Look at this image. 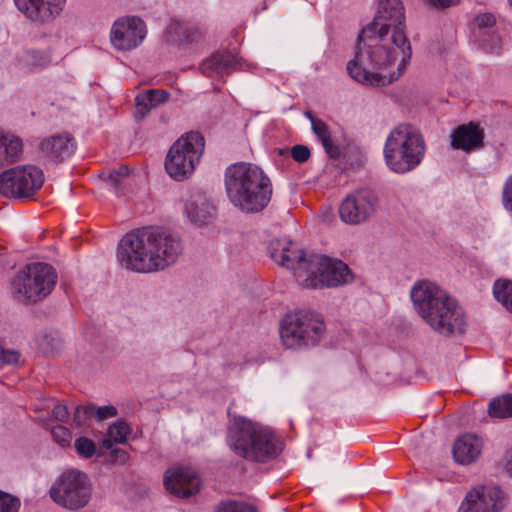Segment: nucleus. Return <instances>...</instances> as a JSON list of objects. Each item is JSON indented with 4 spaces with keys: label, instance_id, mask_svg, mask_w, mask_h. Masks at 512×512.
I'll return each instance as SVG.
<instances>
[{
    "label": "nucleus",
    "instance_id": "nucleus-1",
    "mask_svg": "<svg viewBox=\"0 0 512 512\" xmlns=\"http://www.w3.org/2000/svg\"><path fill=\"white\" fill-rule=\"evenodd\" d=\"M400 0H381L377 15L358 37L357 51L347 64L358 83L382 87L397 80L410 61L412 50L405 33Z\"/></svg>",
    "mask_w": 512,
    "mask_h": 512
},
{
    "label": "nucleus",
    "instance_id": "nucleus-2",
    "mask_svg": "<svg viewBox=\"0 0 512 512\" xmlns=\"http://www.w3.org/2000/svg\"><path fill=\"white\" fill-rule=\"evenodd\" d=\"M182 251V241L176 233L161 227H144L122 239L118 258L129 270L149 273L175 263Z\"/></svg>",
    "mask_w": 512,
    "mask_h": 512
},
{
    "label": "nucleus",
    "instance_id": "nucleus-3",
    "mask_svg": "<svg viewBox=\"0 0 512 512\" xmlns=\"http://www.w3.org/2000/svg\"><path fill=\"white\" fill-rule=\"evenodd\" d=\"M411 300L419 316L435 332L444 336L464 332L463 309L435 283L427 280L415 283L411 289Z\"/></svg>",
    "mask_w": 512,
    "mask_h": 512
},
{
    "label": "nucleus",
    "instance_id": "nucleus-4",
    "mask_svg": "<svg viewBox=\"0 0 512 512\" xmlns=\"http://www.w3.org/2000/svg\"><path fill=\"white\" fill-rule=\"evenodd\" d=\"M225 188L229 200L246 213L262 211L270 202L272 184L257 165L239 162L225 172Z\"/></svg>",
    "mask_w": 512,
    "mask_h": 512
},
{
    "label": "nucleus",
    "instance_id": "nucleus-5",
    "mask_svg": "<svg viewBox=\"0 0 512 512\" xmlns=\"http://www.w3.org/2000/svg\"><path fill=\"white\" fill-rule=\"evenodd\" d=\"M227 442L236 455L255 462H266L281 451V443L272 432L240 416L231 419Z\"/></svg>",
    "mask_w": 512,
    "mask_h": 512
},
{
    "label": "nucleus",
    "instance_id": "nucleus-6",
    "mask_svg": "<svg viewBox=\"0 0 512 512\" xmlns=\"http://www.w3.org/2000/svg\"><path fill=\"white\" fill-rule=\"evenodd\" d=\"M425 150L421 133L412 125L401 123L387 136L383 153L391 171L405 174L421 163Z\"/></svg>",
    "mask_w": 512,
    "mask_h": 512
},
{
    "label": "nucleus",
    "instance_id": "nucleus-7",
    "mask_svg": "<svg viewBox=\"0 0 512 512\" xmlns=\"http://www.w3.org/2000/svg\"><path fill=\"white\" fill-rule=\"evenodd\" d=\"M57 274L52 266L34 262L19 271L11 282V294L20 303H35L54 289Z\"/></svg>",
    "mask_w": 512,
    "mask_h": 512
},
{
    "label": "nucleus",
    "instance_id": "nucleus-8",
    "mask_svg": "<svg viewBox=\"0 0 512 512\" xmlns=\"http://www.w3.org/2000/svg\"><path fill=\"white\" fill-rule=\"evenodd\" d=\"M325 332L326 325L322 316L312 311L287 314L280 325L281 341L289 349L316 346Z\"/></svg>",
    "mask_w": 512,
    "mask_h": 512
},
{
    "label": "nucleus",
    "instance_id": "nucleus-9",
    "mask_svg": "<svg viewBox=\"0 0 512 512\" xmlns=\"http://www.w3.org/2000/svg\"><path fill=\"white\" fill-rule=\"evenodd\" d=\"M204 137L199 132H190L176 140L165 160L169 176L177 181L188 178L195 170L203 154Z\"/></svg>",
    "mask_w": 512,
    "mask_h": 512
},
{
    "label": "nucleus",
    "instance_id": "nucleus-10",
    "mask_svg": "<svg viewBox=\"0 0 512 512\" xmlns=\"http://www.w3.org/2000/svg\"><path fill=\"white\" fill-rule=\"evenodd\" d=\"M54 503L69 511H78L88 505L92 485L87 475L79 470L63 472L49 490Z\"/></svg>",
    "mask_w": 512,
    "mask_h": 512
},
{
    "label": "nucleus",
    "instance_id": "nucleus-11",
    "mask_svg": "<svg viewBox=\"0 0 512 512\" xmlns=\"http://www.w3.org/2000/svg\"><path fill=\"white\" fill-rule=\"evenodd\" d=\"M350 280L351 273L344 262L319 254H310L307 274L299 273V283L311 289L335 287Z\"/></svg>",
    "mask_w": 512,
    "mask_h": 512
},
{
    "label": "nucleus",
    "instance_id": "nucleus-12",
    "mask_svg": "<svg viewBox=\"0 0 512 512\" xmlns=\"http://www.w3.org/2000/svg\"><path fill=\"white\" fill-rule=\"evenodd\" d=\"M44 183V174L34 165H22L0 174V194L12 198H28Z\"/></svg>",
    "mask_w": 512,
    "mask_h": 512
},
{
    "label": "nucleus",
    "instance_id": "nucleus-13",
    "mask_svg": "<svg viewBox=\"0 0 512 512\" xmlns=\"http://www.w3.org/2000/svg\"><path fill=\"white\" fill-rule=\"evenodd\" d=\"M379 208V198L370 189H360L349 194L341 203L339 215L343 222L357 225L375 215Z\"/></svg>",
    "mask_w": 512,
    "mask_h": 512
},
{
    "label": "nucleus",
    "instance_id": "nucleus-14",
    "mask_svg": "<svg viewBox=\"0 0 512 512\" xmlns=\"http://www.w3.org/2000/svg\"><path fill=\"white\" fill-rule=\"evenodd\" d=\"M146 37V25L136 16L118 18L110 30V41L118 51H131L137 48Z\"/></svg>",
    "mask_w": 512,
    "mask_h": 512
},
{
    "label": "nucleus",
    "instance_id": "nucleus-15",
    "mask_svg": "<svg viewBox=\"0 0 512 512\" xmlns=\"http://www.w3.org/2000/svg\"><path fill=\"white\" fill-rule=\"evenodd\" d=\"M269 252L276 263L294 270L298 281L299 273L309 272L310 255L306 256L296 243L288 239H274L270 242Z\"/></svg>",
    "mask_w": 512,
    "mask_h": 512
},
{
    "label": "nucleus",
    "instance_id": "nucleus-16",
    "mask_svg": "<svg viewBox=\"0 0 512 512\" xmlns=\"http://www.w3.org/2000/svg\"><path fill=\"white\" fill-rule=\"evenodd\" d=\"M505 505V495L500 488L479 486L467 493L460 509L463 512H500Z\"/></svg>",
    "mask_w": 512,
    "mask_h": 512
},
{
    "label": "nucleus",
    "instance_id": "nucleus-17",
    "mask_svg": "<svg viewBox=\"0 0 512 512\" xmlns=\"http://www.w3.org/2000/svg\"><path fill=\"white\" fill-rule=\"evenodd\" d=\"M66 0H14L17 9L32 22H52L63 10Z\"/></svg>",
    "mask_w": 512,
    "mask_h": 512
},
{
    "label": "nucleus",
    "instance_id": "nucleus-18",
    "mask_svg": "<svg viewBox=\"0 0 512 512\" xmlns=\"http://www.w3.org/2000/svg\"><path fill=\"white\" fill-rule=\"evenodd\" d=\"M164 486L171 494L188 498L199 491L200 480L193 470L178 467L165 472Z\"/></svg>",
    "mask_w": 512,
    "mask_h": 512
},
{
    "label": "nucleus",
    "instance_id": "nucleus-19",
    "mask_svg": "<svg viewBox=\"0 0 512 512\" xmlns=\"http://www.w3.org/2000/svg\"><path fill=\"white\" fill-rule=\"evenodd\" d=\"M451 146L466 153L479 150L484 146V130L475 122L459 125L451 134Z\"/></svg>",
    "mask_w": 512,
    "mask_h": 512
},
{
    "label": "nucleus",
    "instance_id": "nucleus-20",
    "mask_svg": "<svg viewBox=\"0 0 512 512\" xmlns=\"http://www.w3.org/2000/svg\"><path fill=\"white\" fill-rule=\"evenodd\" d=\"M483 441L475 434L466 433L458 437L453 445V457L462 465L475 462L482 451Z\"/></svg>",
    "mask_w": 512,
    "mask_h": 512
},
{
    "label": "nucleus",
    "instance_id": "nucleus-21",
    "mask_svg": "<svg viewBox=\"0 0 512 512\" xmlns=\"http://www.w3.org/2000/svg\"><path fill=\"white\" fill-rule=\"evenodd\" d=\"M39 147L47 158L63 161L73 154L75 144L69 134H58L42 140Z\"/></svg>",
    "mask_w": 512,
    "mask_h": 512
},
{
    "label": "nucleus",
    "instance_id": "nucleus-22",
    "mask_svg": "<svg viewBox=\"0 0 512 512\" xmlns=\"http://www.w3.org/2000/svg\"><path fill=\"white\" fill-rule=\"evenodd\" d=\"M239 64V58L232 53H216L205 60L200 69L204 75L209 77L222 76L229 69L236 68Z\"/></svg>",
    "mask_w": 512,
    "mask_h": 512
},
{
    "label": "nucleus",
    "instance_id": "nucleus-23",
    "mask_svg": "<svg viewBox=\"0 0 512 512\" xmlns=\"http://www.w3.org/2000/svg\"><path fill=\"white\" fill-rule=\"evenodd\" d=\"M167 35L175 42H197L203 36L202 28L194 23L172 20L166 29Z\"/></svg>",
    "mask_w": 512,
    "mask_h": 512
},
{
    "label": "nucleus",
    "instance_id": "nucleus-24",
    "mask_svg": "<svg viewBox=\"0 0 512 512\" xmlns=\"http://www.w3.org/2000/svg\"><path fill=\"white\" fill-rule=\"evenodd\" d=\"M23 152L22 140L9 133H0V167L18 161Z\"/></svg>",
    "mask_w": 512,
    "mask_h": 512
},
{
    "label": "nucleus",
    "instance_id": "nucleus-25",
    "mask_svg": "<svg viewBox=\"0 0 512 512\" xmlns=\"http://www.w3.org/2000/svg\"><path fill=\"white\" fill-rule=\"evenodd\" d=\"M213 205L201 195L195 196L185 204L187 217L196 224L206 223L213 215Z\"/></svg>",
    "mask_w": 512,
    "mask_h": 512
},
{
    "label": "nucleus",
    "instance_id": "nucleus-26",
    "mask_svg": "<svg viewBox=\"0 0 512 512\" xmlns=\"http://www.w3.org/2000/svg\"><path fill=\"white\" fill-rule=\"evenodd\" d=\"M312 130L317 138L321 141L327 154L333 158L338 157L340 150L332 140L328 125L322 120H313Z\"/></svg>",
    "mask_w": 512,
    "mask_h": 512
},
{
    "label": "nucleus",
    "instance_id": "nucleus-27",
    "mask_svg": "<svg viewBox=\"0 0 512 512\" xmlns=\"http://www.w3.org/2000/svg\"><path fill=\"white\" fill-rule=\"evenodd\" d=\"M130 433L131 428L128 423L123 420H118L109 427L108 438L102 441V446L105 449H111L113 442L123 444L126 442Z\"/></svg>",
    "mask_w": 512,
    "mask_h": 512
},
{
    "label": "nucleus",
    "instance_id": "nucleus-28",
    "mask_svg": "<svg viewBox=\"0 0 512 512\" xmlns=\"http://www.w3.org/2000/svg\"><path fill=\"white\" fill-rule=\"evenodd\" d=\"M493 295L507 311L512 313V281L499 279L493 285Z\"/></svg>",
    "mask_w": 512,
    "mask_h": 512
},
{
    "label": "nucleus",
    "instance_id": "nucleus-29",
    "mask_svg": "<svg viewBox=\"0 0 512 512\" xmlns=\"http://www.w3.org/2000/svg\"><path fill=\"white\" fill-rule=\"evenodd\" d=\"M489 415L496 418L512 417V394L493 399L489 404Z\"/></svg>",
    "mask_w": 512,
    "mask_h": 512
},
{
    "label": "nucleus",
    "instance_id": "nucleus-30",
    "mask_svg": "<svg viewBox=\"0 0 512 512\" xmlns=\"http://www.w3.org/2000/svg\"><path fill=\"white\" fill-rule=\"evenodd\" d=\"M74 446L78 455L83 458H91L96 452L95 443L87 437L77 438Z\"/></svg>",
    "mask_w": 512,
    "mask_h": 512
},
{
    "label": "nucleus",
    "instance_id": "nucleus-31",
    "mask_svg": "<svg viewBox=\"0 0 512 512\" xmlns=\"http://www.w3.org/2000/svg\"><path fill=\"white\" fill-rule=\"evenodd\" d=\"M150 97L149 90L145 93H140L135 97L136 117L143 118L151 109L154 108Z\"/></svg>",
    "mask_w": 512,
    "mask_h": 512
},
{
    "label": "nucleus",
    "instance_id": "nucleus-32",
    "mask_svg": "<svg viewBox=\"0 0 512 512\" xmlns=\"http://www.w3.org/2000/svg\"><path fill=\"white\" fill-rule=\"evenodd\" d=\"M20 506L18 497L0 490V512H18Z\"/></svg>",
    "mask_w": 512,
    "mask_h": 512
},
{
    "label": "nucleus",
    "instance_id": "nucleus-33",
    "mask_svg": "<svg viewBox=\"0 0 512 512\" xmlns=\"http://www.w3.org/2000/svg\"><path fill=\"white\" fill-rule=\"evenodd\" d=\"M51 435L53 440L61 447L65 448L70 446L72 433L67 427L56 425L51 429Z\"/></svg>",
    "mask_w": 512,
    "mask_h": 512
},
{
    "label": "nucleus",
    "instance_id": "nucleus-34",
    "mask_svg": "<svg viewBox=\"0 0 512 512\" xmlns=\"http://www.w3.org/2000/svg\"><path fill=\"white\" fill-rule=\"evenodd\" d=\"M216 512H256L252 506L242 502L227 501L221 503Z\"/></svg>",
    "mask_w": 512,
    "mask_h": 512
},
{
    "label": "nucleus",
    "instance_id": "nucleus-35",
    "mask_svg": "<svg viewBox=\"0 0 512 512\" xmlns=\"http://www.w3.org/2000/svg\"><path fill=\"white\" fill-rule=\"evenodd\" d=\"M21 354L15 349H5L0 345V367L3 365H15L20 363Z\"/></svg>",
    "mask_w": 512,
    "mask_h": 512
},
{
    "label": "nucleus",
    "instance_id": "nucleus-36",
    "mask_svg": "<svg viewBox=\"0 0 512 512\" xmlns=\"http://www.w3.org/2000/svg\"><path fill=\"white\" fill-rule=\"evenodd\" d=\"M92 414L93 405L77 406L75 408L73 420L77 426H81L85 424L90 417H92Z\"/></svg>",
    "mask_w": 512,
    "mask_h": 512
},
{
    "label": "nucleus",
    "instance_id": "nucleus-37",
    "mask_svg": "<svg viewBox=\"0 0 512 512\" xmlns=\"http://www.w3.org/2000/svg\"><path fill=\"white\" fill-rule=\"evenodd\" d=\"M117 415V409L112 405L102 406V407H96L93 405V414L92 416L95 417L98 421H102L104 419L114 417Z\"/></svg>",
    "mask_w": 512,
    "mask_h": 512
},
{
    "label": "nucleus",
    "instance_id": "nucleus-38",
    "mask_svg": "<svg viewBox=\"0 0 512 512\" xmlns=\"http://www.w3.org/2000/svg\"><path fill=\"white\" fill-rule=\"evenodd\" d=\"M128 175L129 168L123 165L109 172V181L113 187L117 188Z\"/></svg>",
    "mask_w": 512,
    "mask_h": 512
},
{
    "label": "nucleus",
    "instance_id": "nucleus-39",
    "mask_svg": "<svg viewBox=\"0 0 512 512\" xmlns=\"http://www.w3.org/2000/svg\"><path fill=\"white\" fill-rule=\"evenodd\" d=\"M502 203L507 211L512 212V174L507 178L503 191H502Z\"/></svg>",
    "mask_w": 512,
    "mask_h": 512
},
{
    "label": "nucleus",
    "instance_id": "nucleus-40",
    "mask_svg": "<svg viewBox=\"0 0 512 512\" xmlns=\"http://www.w3.org/2000/svg\"><path fill=\"white\" fill-rule=\"evenodd\" d=\"M424 4L437 10H445L458 6L461 0H423Z\"/></svg>",
    "mask_w": 512,
    "mask_h": 512
},
{
    "label": "nucleus",
    "instance_id": "nucleus-41",
    "mask_svg": "<svg viewBox=\"0 0 512 512\" xmlns=\"http://www.w3.org/2000/svg\"><path fill=\"white\" fill-rule=\"evenodd\" d=\"M310 150L304 145H295L291 149V156L299 163L306 162L310 158Z\"/></svg>",
    "mask_w": 512,
    "mask_h": 512
},
{
    "label": "nucleus",
    "instance_id": "nucleus-42",
    "mask_svg": "<svg viewBox=\"0 0 512 512\" xmlns=\"http://www.w3.org/2000/svg\"><path fill=\"white\" fill-rule=\"evenodd\" d=\"M150 100L153 104V107L166 102L169 98V93L166 90L163 89H150Z\"/></svg>",
    "mask_w": 512,
    "mask_h": 512
},
{
    "label": "nucleus",
    "instance_id": "nucleus-43",
    "mask_svg": "<svg viewBox=\"0 0 512 512\" xmlns=\"http://www.w3.org/2000/svg\"><path fill=\"white\" fill-rule=\"evenodd\" d=\"M28 61L36 67H44L49 63V59L37 51H32L27 54Z\"/></svg>",
    "mask_w": 512,
    "mask_h": 512
},
{
    "label": "nucleus",
    "instance_id": "nucleus-44",
    "mask_svg": "<svg viewBox=\"0 0 512 512\" xmlns=\"http://www.w3.org/2000/svg\"><path fill=\"white\" fill-rule=\"evenodd\" d=\"M475 22L480 28L492 27L496 23V19L493 14L484 13L476 17Z\"/></svg>",
    "mask_w": 512,
    "mask_h": 512
},
{
    "label": "nucleus",
    "instance_id": "nucleus-45",
    "mask_svg": "<svg viewBox=\"0 0 512 512\" xmlns=\"http://www.w3.org/2000/svg\"><path fill=\"white\" fill-rule=\"evenodd\" d=\"M55 342L56 339L54 337L45 334L39 339V347L45 353L52 352L55 348Z\"/></svg>",
    "mask_w": 512,
    "mask_h": 512
},
{
    "label": "nucleus",
    "instance_id": "nucleus-46",
    "mask_svg": "<svg viewBox=\"0 0 512 512\" xmlns=\"http://www.w3.org/2000/svg\"><path fill=\"white\" fill-rule=\"evenodd\" d=\"M53 417L59 421H66L69 416L68 408L63 404H57L52 410Z\"/></svg>",
    "mask_w": 512,
    "mask_h": 512
},
{
    "label": "nucleus",
    "instance_id": "nucleus-47",
    "mask_svg": "<svg viewBox=\"0 0 512 512\" xmlns=\"http://www.w3.org/2000/svg\"><path fill=\"white\" fill-rule=\"evenodd\" d=\"M112 454H113V456L115 458V461L120 463V464L126 463V461L129 458L128 453L126 451L122 450V449H114L112 451Z\"/></svg>",
    "mask_w": 512,
    "mask_h": 512
},
{
    "label": "nucleus",
    "instance_id": "nucleus-48",
    "mask_svg": "<svg viewBox=\"0 0 512 512\" xmlns=\"http://www.w3.org/2000/svg\"><path fill=\"white\" fill-rule=\"evenodd\" d=\"M505 469L512 474V449L506 454Z\"/></svg>",
    "mask_w": 512,
    "mask_h": 512
},
{
    "label": "nucleus",
    "instance_id": "nucleus-49",
    "mask_svg": "<svg viewBox=\"0 0 512 512\" xmlns=\"http://www.w3.org/2000/svg\"><path fill=\"white\" fill-rule=\"evenodd\" d=\"M305 115L308 119H310L311 125L313 126V120H317V119L313 116V114L310 111L305 112Z\"/></svg>",
    "mask_w": 512,
    "mask_h": 512
},
{
    "label": "nucleus",
    "instance_id": "nucleus-50",
    "mask_svg": "<svg viewBox=\"0 0 512 512\" xmlns=\"http://www.w3.org/2000/svg\"><path fill=\"white\" fill-rule=\"evenodd\" d=\"M509 1H510L511 5H512V0H509Z\"/></svg>",
    "mask_w": 512,
    "mask_h": 512
}]
</instances>
